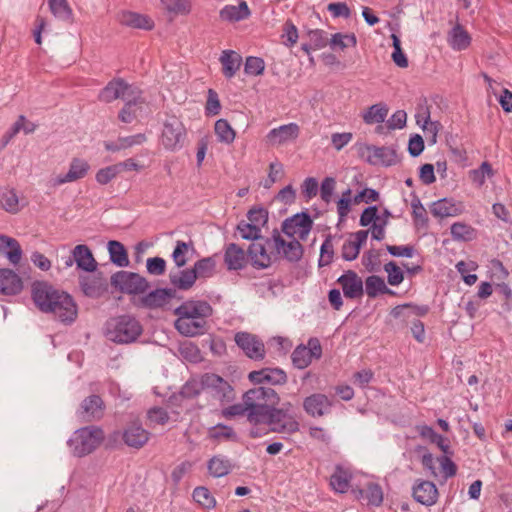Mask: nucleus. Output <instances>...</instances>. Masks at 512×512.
<instances>
[{
  "instance_id": "nucleus-1",
  "label": "nucleus",
  "mask_w": 512,
  "mask_h": 512,
  "mask_svg": "<svg viewBox=\"0 0 512 512\" xmlns=\"http://www.w3.org/2000/svg\"><path fill=\"white\" fill-rule=\"evenodd\" d=\"M143 333L139 320L129 314L110 317L105 323V336L117 344L135 342Z\"/></svg>"
},
{
  "instance_id": "nucleus-2",
  "label": "nucleus",
  "mask_w": 512,
  "mask_h": 512,
  "mask_svg": "<svg viewBox=\"0 0 512 512\" xmlns=\"http://www.w3.org/2000/svg\"><path fill=\"white\" fill-rule=\"evenodd\" d=\"M242 400L248 405V421L257 424L258 419L273 405H278L280 398L270 387H255L243 394Z\"/></svg>"
},
{
  "instance_id": "nucleus-3",
  "label": "nucleus",
  "mask_w": 512,
  "mask_h": 512,
  "mask_svg": "<svg viewBox=\"0 0 512 512\" xmlns=\"http://www.w3.org/2000/svg\"><path fill=\"white\" fill-rule=\"evenodd\" d=\"M104 440V432L97 426L77 429L67 441L75 457H84L95 451Z\"/></svg>"
},
{
  "instance_id": "nucleus-4",
  "label": "nucleus",
  "mask_w": 512,
  "mask_h": 512,
  "mask_svg": "<svg viewBox=\"0 0 512 512\" xmlns=\"http://www.w3.org/2000/svg\"><path fill=\"white\" fill-rule=\"evenodd\" d=\"M257 424H267L271 432L294 434L299 431L297 415L285 413L273 405L261 416Z\"/></svg>"
},
{
  "instance_id": "nucleus-5",
  "label": "nucleus",
  "mask_w": 512,
  "mask_h": 512,
  "mask_svg": "<svg viewBox=\"0 0 512 512\" xmlns=\"http://www.w3.org/2000/svg\"><path fill=\"white\" fill-rule=\"evenodd\" d=\"M150 435V432L143 428L140 421H132L127 424L122 432L115 431L109 435L107 446L110 448L115 447L119 438H121L125 445L139 450L148 442Z\"/></svg>"
},
{
  "instance_id": "nucleus-6",
  "label": "nucleus",
  "mask_w": 512,
  "mask_h": 512,
  "mask_svg": "<svg viewBox=\"0 0 512 512\" xmlns=\"http://www.w3.org/2000/svg\"><path fill=\"white\" fill-rule=\"evenodd\" d=\"M111 285L121 293L128 295L144 294L150 287L148 280L139 273L120 270L110 279Z\"/></svg>"
},
{
  "instance_id": "nucleus-7",
  "label": "nucleus",
  "mask_w": 512,
  "mask_h": 512,
  "mask_svg": "<svg viewBox=\"0 0 512 512\" xmlns=\"http://www.w3.org/2000/svg\"><path fill=\"white\" fill-rule=\"evenodd\" d=\"M186 128L176 116L168 117L163 123L161 142L166 150H180L186 140Z\"/></svg>"
},
{
  "instance_id": "nucleus-8",
  "label": "nucleus",
  "mask_w": 512,
  "mask_h": 512,
  "mask_svg": "<svg viewBox=\"0 0 512 512\" xmlns=\"http://www.w3.org/2000/svg\"><path fill=\"white\" fill-rule=\"evenodd\" d=\"M357 153L359 157L363 158L371 165L381 164L383 166H392L397 163V153L391 147H377L365 143L357 144Z\"/></svg>"
},
{
  "instance_id": "nucleus-9",
  "label": "nucleus",
  "mask_w": 512,
  "mask_h": 512,
  "mask_svg": "<svg viewBox=\"0 0 512 512\" xmlns=\"http://www.w3.org/2000/svg\"><path fill=\"white\" fill-rule=\"evenodd\" d=\"M47 313H52L64 325H71L78 317V305L69 293L62 290Z\"/></svg>"
},
{
  "instance_id": "nucleus-10",
  "label": "nucleus",
  "mask_w": 512,
  "mask_h": 512,
  "mask_svg": "<svg viewBox=\"0 0 512 512\" xmlns=\"http://www.w3.org/2000/svg\"><path fill=\"white\" fill-rule=\"evenodd\" d=\"M322 357V346L320 340L316 337L309 338L307 345H298L291 354V360L294 367L298 369H305L308 367L313 359H320Z\"/></svg>"
},
{
  "instance_id": "nucleus-11",
  "label": "nucleus",
  "mask_w": 512,
  "mask_h": 512,
  "mask_svg": "<svg viewBox=\"0 0 512 512\" xmlns=\"http://www.w3.org/2000/svg\"><path fill=\"white\" fill-rule=\"evenodd\" d=\"M265 241L267 245H269L273 241L274 248L277 251V253H282L283 258L286 259L288 262L297 263L303 257L304 247L302 246V244L297 239L294 238L289 242L285 241V239L282 238L280 232L277 229H274L272 232V237L266 238Z\"/></svg>"
},
{
  "instance_id": "nucleus-12",
  "label": "nucleus",
  "mask_w": 512,
  "mask_h": 512,
  "mask_svg": "<svg viewBox=\"0 0 512 512\" xmlns=\"http://www.w3.org/2000/svg\"><path fill=\"white\" fill-rule=\"evenodd\" d=\"M203 385L211 396L223 403H230L235 399L234 388L228 381L214 373L203 374Z\"/></svg>"
},
{
  "instance_id": "nucleus-13",
  "label": "nucleus",
  "mask_w": 512,
  "mask_h": 512,
  "mask_svg": "<svg viewBox=\"0 0 512 512\" xmlns=\"http://www.w3.org/2000/svg\"><path fill=\"white\" fill-rule=\"evenodd\" d=\"M135 94H141L136 87L128 84L123 78H114L100 91L99 100L110 103L116 99L127 100Z\"/></svg>"
},
{
  "instance_id": "nucleus-14",
  "label": "nucleus",
  "mask_w": 512,
  "mask_h": 512,
  "mask_svg": "<svg viewBox=\"0 0 512 512\" xmlns=\"http://www.w3.org/2000/svg\"><path fill=\"white\" fill-rule=\"evenodd\" d=\"M61 291L47 281L37 280L31 285L32 300L43 313H47V310L51 309V303L57 299Z\"/></svg>"
},
{
  "instance_id": "nucleus-15",
  "label": "nucleus",
  "mask_w": 512,
  "mask_h": 512,
  "mask_svg": "<svg viewBox=\"0 0 512 512\" xmlns=\"http://www.w3.org/2000/svg\"><path fill=\"white\" fill-rule=\"evenodd\" d=\"M313 227V219L307 211H302L286 218L281 225L282 232L288 237L299 234L301 240H305Z\"/></svg>"
},
{
  "instance_id": "nucleus-16",
  "label": "nucleus",
  "mask_w": 512,
  "mask_h": 512,
  "mask_svg": "<svg viewBox=\"0 0 512 512\" xmlns=\"http://www.w3.org/2000/svg\"><path fill=\"white\" fill-rule=\"evenodd\" d=\"M235 342L248 358L255 361L265 358V346L258 336L245 331L237 332Z\"/></svg>"
},
{
  "instance_id": "nucleus-17",
  "label": "nucleus",
  "mask_w": 512,
  "mask_h": 512,
  "mask_svg": "<svg viewBox=\"0 0 512 512\" xmlns=\"http://www.w3.org/2000/svg\"><path fill=\"white\" fill-rule=\"evenodd\" d=\"M91 273L79 276V287L86 297L97 299L108 291V281L101 271Z\"/></svg>"
},
{
  "instance_id": "nucleus-18",
  "label": "nucleus",
  "mask_w": 512,
  "mask_h": 512,
  "mask_svg": "<svg viewBox=\"0 0 512 512\" xmlns=\"http://www.w3.org/2000/svg\"><path fill=\"white\" fill-rule=\"evenodd\" d=\"M173 313L182 318L206 320L213 315L212 306L205 300H186L174 309Z\"/></svg>"
},
{
  "instance_id": "nucleus-19",
  "label": "nucleus",
  "mask_w": 512,
  "mask_h": 512,
  "mask_svg": "<svg viewBox=\"0 0 512 512\" xmlns=\"http://www.w3.org/2000/svg\"><path fill=\"white\" fill-rule=\"evenodd\" d=\"M176 294L177 291L173 288H157L140 297L134 304L147 309L163 308Z\"/></svg>"
},
{
  "instance_id": "nucleus-20",
  "label": "nucleus",
  "mask_w": 512,
  "mask_h": 512,
  "mask_svg": "<svg viewBox=\"0 0 512 512\" xmlns=\"http://www.w3.org/2000/svg\"><path fill=\"white\" fill-rule=\"evenodd\" d=\"M344 296L347 299H358L364 294L363 281L354 270L345 271L338 279Z\"/></svg>"
},
{
  "instance_id": "nucleus-21",
  "label": "nucleus",
  "mask_w": 512,
  "mask_h": 512,
  "mask_svg": "<svg viewBox=\"0 0 512 512\" xmlns=\"http://www.w3.org/2000/svg\"><path fill=\"white\" fill-rule=\"evenodd\" d=\"M248 379L254 384L284 385L288 378L286 372L281 368L265 367L251 371L248 374Z\"/></svg>"
},
{
  "instance_id": "nucleus-22",
  "label": "nucleus",
  "mask_w": 512,
  "mask_h": 512,
  "mask_svg": "<svg viewBox=\"0 0 512 512\" xmlns=\"http://www.w3.org/2000/svg\"><path fill=\"white\" fill-rule=\"evenodd\" d=\"M412 496L416 502L432 506L437 502L439 492L433 482L418 479L412 487Z\"/></svg>"
},
{
  "instance_id": "nucleus-23",
  "label": "nucleus",
  "mask_w": 512,
  "mask_h": 512,
  "mask_svg": "<svg viewBox=\"0 0 512 512\" xmlns=\"http://www.w3.org/2000/svg\"><path fill=\"white\" fill-rule=\"evenodd\" d=\"M105 404L99 395L86 397L80 405L78 416L87 422L99 420L104 415Z\"/></svg>"
},
{
  "instance_id": "nucleus-24",
  "label": "nucleus",
  "mask_w": 512,
  "mask_h": 512,
  "mask_svg": "<svg viewBox=\"0 0 512 512\" xmlns=\"http://www.w3.org/2000/svg\"><path fill=\"white\" fill-rule=\"evenodd\" d=\"M332 402L322 393H314L303 401L304 411L311 417H322L331 411Z\"/></svg>"
},
{
  "instance_id": "nucleus-25",
  "label": "nucleus",
  "mask_w": 512,
  "mask_h": 512,
  "mask_svg": "<svg viewBox=\"0 0 512 512\" xmlns=\"http://www.w3.org/2000/svg\"><path fill=\"white\" fill-rule=\"evenodd\" d=\"M248 262V251L245 252L238 244L229 243L225 246L224 263L228 270H242L246 267Z\"/></svg>"
},
{
  "instance_id": "nucleus-26",
  "label": "nucleus",
  "mask_w": 512,
  "mask_h": 512,
  "mask_svg": "<svg viewBox=\"0 0 512 512\" xmlns=\"http://www.w3.org/2000/svg\"><path fill=\"white\" fill-rule=\"evenodd\" d=\"M72 258L79 270L84 272H95L97 270L98 263L86 244L76 245L72 249Z\"/></svg>"
},
{
  "instance_id": "nucleus-27",
  "label": "nucleus",
  "mask_w": 512,
  "mask_h": 512,
  "mask_svg": "<svg viewBox=\"0 0 512 512\" xmlns=\"http://www.w3.org/2000/svg\"><path fill=\"white\" fill-rule=\"evenodd\" d=\"M174 327L185 337H195L206 333L207 322L203 319L178 317L174 322Z\"/></svg>"
},
{
  "instance_id": "nucleus-28",
  "label": "nucleus",
  "mask_w": 512,
  "mask_h": 512,
  "mask_svg": "<svg viewBox=\"0 0 512 512\" xmlns=\"http://www.w3.org/2000/svg\"><path fill=\"white\" fill-rule=\"evenodd\" d=\"M266 241L260 243L252 242L248 246V259L253 268L262 270L270 267L272 263L271 255L266 250Z\"/></svg>"
},
{
  "instance_id": "nucleus-29",
  "label": "nucleus",
  "mask_w": 512,
  "mask_h": 512,
  "mask_svg": "<svg viewBox=\"0 0 512 512\" xmlns=\"http://www.w3.org/2000/svg\"><path fill=\"white\" fill-rule=\"evenodd\" d=\"M23 289L20 276L9 268H0V294L17 295Z\"/></svg>"
},
{
  "instance_id": "nucleus-30",
  "label": "nucleus",
  "mask_w": 512,
  "mask_h": 512,
  "mask_svg": "<svg viewBox=\"0 0 512 512\" xmlns=\"http://www.w3.org/2000/svg\"><path fill=\"white\" fill-rule=\"evenodd\" d=\"M118 22L130 28L152 30L154 21L147 15L132 12L121 11L117 16Z\"/></svg>"
},
{
  "instance_id": "nucleus-31",
  "label": "nucleus",
  "mask_w": 512,
  "mask_h": 512,
  "mask_svg": "<svg viewBox=\"0 0 512 512\" xmlns=\"http://www.w3.org/2000/svg\"><path fill=\"white\" fill-rule=\"evenodd\" d=\"M90 169L89 163L81 158H73L69 165V170L64 175H59L55 179L56 185L74 182L84 178Z\"/></svg>"
},
{
  "instance_id": "nucleus-32",
  "label": "nucleus",
  "mask_w": 512,
  "mask_h": 512,
  "mask_svg": "<svg viewBox=\"0 0 512 512\" xmlns=\"http://www.w3.org/2000/svg\"><path fill=\"white\" fill-rule=\"evenodd\" d=\"M299 131V126L296 123H289L272 129L267 134V139L271 144L281 145L290 140H295L299 136Z\"/></svg>"
},
{
  "instance_id": "nucleus-33",
  "label": "nucleus",
  "mask_w": 512,
  "mask_h": 512,
  "mask_svg": "<svg viewBox=\"0 0 512 512\" xmlns=\"http://www.w3.org/2000/svg\"><path fill=\"white\" fill-rule=\"evenodd\" d=\"M251 11L246 1H240L238 5H225L219 12L222 21L234 23L249 18Z\"/></svg>"
},
{
  "instance_id": "nucleus-34",
  "label": "nucleus",
  "mask_w": 512,
  "mask_h": 512,
  "mask_svg": "<svg viewBox=\"0 0 512 512\" xmlns=\"http://www.w3.org/2000/svg\"><path fill=\"white\" fill-rule=\"evenodd\" d=\"M430 211L435 217L445 218L461 214L463 207L461 203L455 204L452 199L442 198L431 204Z\"/></svg>"
},
{
  "instance_id": "nucleus-35",
  "label": "nucleus",
  "mask_w": 512,
  "mask_h": 512,
  "mask_svg": "<svg viewBox=\"0 0 512 512\" xmlns=\"http://www.w3.org/2000/svg\"><path fill=\"white\" fill-rule=\"evenodd\" d=\"M471 40L470 34L460 23H457L447 35L449 46L456 51L467 49L471 44Z\"/></svg>"
},
{
  "instance_id": "nucleus-36",
  "label": "nucleus",
  "mask_w": 512,
  "mask_h": 512,
  "mask_svg": "<svg viewBox=\"0 0 512 512\" xmlns=\"http://www.w3.org/2000/svg\"><path fill=\"white\" fill-rule=\"evenodd\" d=\"M233 468L231 460L222 454L214 455L207 461L208 473L214 478L228 475Z\"/></svg>"
},
{
  "instance_id": "nucleus-37",
  "label": "nucleus",
  "mask_w": 512,
  "mask_h": 512,
  "mask_svg": "<svg viewBox=\"0 0 512 512\" xmlns=\"http://www.w3.org/2000/svg\"><path fill=\"white\" fill-rule=\"evenodd\" d=\"M170 283L173 285V289L189 290L192 288L197 280V275L192 268H186L179 270L178 272H171L169 274Z\"/></svg>"
},
{
  "instance_id": "nucleus-38",
  "label": "nucleus",
  "mask_w": 512,
  "mask_h": 512,
  "mask_svg": "<svg viewBox=\"0 0 512 512\" xmlns=\"http://www.w3.org/2000/svg\"><path fill=\"white\" fill-rule=\"evenodd\" d=\"M0 252L14 265L18 264L22 257V248L19 242L9 236L0 234Z\"/></svg>"
},
{
  "instance_id": "nucleus-39",
  "label": "nucleus",
  "mask_w": 512,
  "mask_h": 512,
  "mask_svg": "<svg viewBox=\"0 0 512 512\" xmlns=\"http://www.w3.org/2000/svg\"><path fill=\"white\" fill-rule=\"evenodd\" d=\"M220 62L222 64L223 75L227 79H231L239 70L242 58L233 50H225L220 57Z\"/></svg>"
},
{
  "instance_id": "nucleus-40",
  "label": "nucleus",
  "mask_w": 512,
  "mask_h": 512,
  "mask_svg": "<svg viewBox=\"0 0 512 512\" xmlns=\"http://www.w3.org/2000/svg\"><path fill=\"white\" fill-rule=\"evenodd\" d=\"M351 473L341 465H336L334 473L330 477V485L337 493H346L350 487Z\"/></svg>"
},
{
  "instance_id": "nucleus-41",
  "label": "nucleus",
  "mask_w": 512,
  "mask_h": 512,
  "mask_svg": "<svg viewBox=\"0 0 512 512\" xmlns=\"http://www.w3.org/2000/svg\"><path fill=\"white\" fill-rule=\"evenodd\" d=\"M110 261L118 267H127L129 265L128 253L125 246L117 241L110 240L107 244Z\"/></svg>"
},
{
  "instance_id": "nucleus-42",
  "label": "nucleus",
  "mask_w": 512,
  "mask_h": 512,
  "mask_svg": "<svg viewBox=\"0 0 512 512\" xmlns=\"http://www.w3.org/2000/svg\"><path fill=\"white\" fill-rule=\"evenodd\" d=\"M207 434L208 438L215 442H220L222 440L233 442L238 441V436L234 429L223 423H218L208 428Z\"/></svg>"
},
{
  "instance_id": "nucleus-43",
  "label": "nucleus",
  "mask_w": 512,
  "mask_h": 512,
  "mask_svg": "<svg viewBox=\"0 0 512 512\" xmlns=\"http://www.w3.org/2000/svg\"><path fill=\"white\" fill-rule=\"evenodd\" d=\"M194 252V243L192 240L184 242L181 240L176 241L175 248L172 252V259L177 268H182L188 262V253Z\"/></svg>"
},
{
  "instance_id": "nucleus-44",
  "label": "nucleus",
  "mask_w": 512,
  "mask_h": 512,
  "mask_svg": "<svg viewBox=\"0 0 512 512\" xmlns=\"http://www.w3.org/2000/svg\"><path fill=\"white\" fill-rule=\"evenodd\" d=\"M142 103H144V100L141 98V94H135L125 100V104L118 114L119 120L124 123H131L137 117L136 106Z\"/></svg>"
},
{
  "instance_id": "nucleus-45",
  "label": "nucleus",
  "mask_w": 512,
  "mask_h": 512,
  "mask_svg": "<svg viewBox=\"0 0 512 512\" xmlns=\"http://www.w3.org/2000/svg\"><path fill=\"white\" fill-rule=\"evenodd\" d=\"M451 236L455 241L469 242L476 238L477 231L464 222L453 223L450 227Z\"/></svg>"
},
{
  "instance_id": "nucleus-46",
  "label": "nucleus",
  "mask_w": 512,
  "mask_h": 512,
  "mask_svg": "<svg viewBox=\"0 0 512 512\" xmlns=\"http://www.w3.org/2000/svg\"><path fill=\"white\" fill-rule=\"evenodd\" d=\"M388 106L385 103H377L371 105L363 114V121L372 125L375 123H382L388 115Z\"/></svg>"
},
{
  "instance_id": "nucleus-47",
  "label": "nucleus",
  "mask_w": 512,
  "mask_h": 512,
  "mask_svg": "<svg viewBox=\"0 0 512 512\" xmlns=\"http://www.w3.org/2000/svg\"><path fill=\"white\" fill-rule=\"evenodd\" d=\"M51 13L58 19L65 22H72L73 12L67 0H48Z\"/></svg>"
},
{
  "instance_id": "nucleus-48",
  "label": "nucleus",
  "mask_w": 512,
  "mask_h": 512,
  "mask_svg": "<svg viewBox=\"0 0 512 512\" xmlns=\"http://www.w3.org/2000/svg\"><path fill=\"white\" fill-rule=\"evenodd\" d=\"M1 207L8 213L17 214L21 207L19 205V197L15 189H5L0 193Z\"/></svg>"
},
{
  "instance_id": "nucleus-49",
  "label": "nucleus",
  "mask_w": 512,
  "mask_h": 512,
  "mask_svg": "<svg viewBox=\"0 0 512 512\" xmlns=\"http://www.w3.org/2000/svg\"><path fill=\"white\" fill-rule=\"evenodd\" d=\"M236 231L239 233L242 239L249 240L252 242H256L259 240H265L261 234V229L256 225L247 222L245 220H241L237 226Z\"/></svg>"
},
{
  "instance_id": "nucleus-50",
  "label": "nucleus",
  "mask_w": 512,
  "mask_h": 512,
  "mask_svg": "<svg viewBox=\"0 0 512 512\" xmlns=\"http://www.w3.org/2000/svg\"><path fill=\"white\" fill-rule=\"evenodd\" d=\"M194 272L198 278H210L216 270V260L214 256L204 257L196 261L193 265Z\"/></svg>"
},
{
  "instance_id": "nucleus-51",
  "label": "nucleus",
  "mask_w": 512,
  "mask_h": 512,
  "mask_svg": "<svg viewBox=\"0 0 512 512\" xmlns=\"http://www.w3.org/2000/svg\"><path fill=\"white\" fill-rule=\"evenodd\" d=\"M214 131L217 139L221 143H233L236 132L226 119H219L215 122Z\"/></svg>"
},
{
  "instance_id": "nucleus-52",
  "label": "nucleus",
  "mask_w": 512,
  "mask_h": 512,
  "mask_svg": "<svg viewBox=\"0 0 512 512\" xmlns=\"http://www.w3.org/2000/svg\"><path fill=\"white\" fill-rule=\"evenodd\" d=\"M335 236L328 234L320 247L319 267L328 266L334 258V246L332 240Z\"/></svg>"
},
{
  "instance_id": "nucleus-53",
  "label": "nucleus",
  "mask_w": 512,
  "mask_h": 512,
  "mask_svg": "<svg viewBox=\"0 0 512 512\" xmlns=\"http://www.w3.org/2000/svg\"><path fill=\"white\" fill-rule=\"evenodd\" d=\"M193 499L203 508L211 509L216 506V500L210 491L204 486H198L193 490Z\"/></svg>"
},
{
  "instance_id": "nucleus-54",
  "label": "nucleus",
  "mask_w": 512,
  "mask_h": 512,
  "mask_svg": "<svg viewBox=\"0 0 512 512\" xmlns=\"http://www.w3.org/2000/svg\"><path fill=\"white\" fill-rule=\"evenodd\" d=\"M393 52L391 55L394 64L400 68H407L409 65L408 58L401 48L400 38L396 34L391 35Z\"/></svg>"
},
{
  "instance_id": "nucleus-55",
  "label": "nucleus",
  "mask_w": 512,
  "mask_h": 512,
  "mask_svg": "<svg viewBox=\"0 0 512 512\" xmlns=\"http://www.w3.org/2000/svg\"><path fill=\"white\" fill-rule=\"evenodd\" d=\"M385 287L383 278L377 275L368 276L365 280V292L369 298H376Z\"/></svg>"
},
{
  "instance_id": "nucleus-56",
  "label": "nucleus",
  "mask_w": 512,
  "mask_h": 512,
  "mask_svg": "<svg viewBox=\"0 0 512 512\" xmlns=\"http://www.w3.org/2000/svg\"><path fill=\"white\" fill-rule=\"evenodd\" d=\"M357 45V38L354 33L342 34L337 32L332 35L330 40V46L332 49L335 47H339L341 50L351 46L355 47Z\"/></svg>"
},
{
  "instance_id": "nucleus-57",
  "label": "nucleus",
  "mask_w": 512,
  "mask_h": 512,
  "mask_svg": "<svg viewBox=\"0 0 512 512\" xmlns=\"http://www.w3.org/2000/svg\"><path fill=\"white\" fill-rule=\"evenodd\" d=\"M205 390L203 385V375L200 381L188 380L181 388L179 394L182 398L193 399L197 397L202 391Z\"/></svg>"
},
{
  "instance_id": "nucleus-58",
  "label": "nucleus",
  "mask_w": 512,
  "mask_h": 512,
  "mask_svg": "<svg viewBox=\"0 0 512 512\" xmlns=\"http://www.w3.org/2000/svg\"><path fill=\"white\" fill-rule=\"evenodd\" d=\"M367 504L379 507L383 502V490L382 487L375 482H369L366 485V497Z\"/></svg>"
},
{
  "instance_id": "nucleus-59",
  "label": "nucleus",
  "mask_w": 512,
  "mask_h": 512,
  "mask_svg": "<svg viewBox=\"0 0 512 512\" xmlns=\"http://www.w3.org/2000/svg\"><path fill=\"white\" fill-rule=\"evenodd\" d=\"M246 216L250 223L261 229V227L265 226L268 222L269 212L262 206H255L247 212Z\"/></svg>"
},
{
  "instance_id": "nucleus-60",
  "label": "nucleus",
  "mask_w": 512,
  "mask_h": 512,
  "mask_svg": "<svg viewBox=\"0 0 512 512\" xmlns=\"http://www.w3.org/2000/svg\"><path fill=\"white\" fill-rule=\"evenodd\" d=\"M166 10L174 13L187 15L191 11V2L190 0H161Z\"/></svg>"
},
{
  "instance_id": "nucleus-61",
  "label": "nucleus",
  "mask_w": 512,
  "mask_h": 512,
  "mask_svg": "<svg viewBox=\"0 0 512 512\" xmlns=\"http://www.w3.org/2000/svg\"><path fill=\"white\" fill-rule=\"evenodd\" d=\"M384 270L388 274L387 281L391 286H398L404 280V273L396 262L390 261L384 265Z\"/></svg>"
},
{
  "instance_id": "nucleus-62",
  "label": "nucleus",
  "mask_w": 512,
  "mask_h": 512,
  "mask_svg": "<svg viewBox=\"0 0 512 512\" xmlns=\"http://www.w3.org/2000/svg\"><path fill=\"white\" fill-rule=\"evenodd\" d=\"M281 38L283 39V44L287 47H292L299 38L298 29L290 19L286 20L283 24Z\"/></svg>"
},
{
  "instance_id": "nucleus-63",
  "label": "nucleus",
  "mask_w": 512,
  "mask_h": 512,
  "mask_svg": "<svg viewBox=\"0 0 512 512\" xmlns=\"http://www.w3.org/2000/svg\"><path fill=\"white\" fill-rule=\"evenodd\" d=\"M121 173L120 165H110L97 171L95 179L101 185H106Z\"/></svg>"
},
{
  "instance_id": "nucleus-64",
  "label": "nucleus",
  "mask_w": 512,
  "mask_h": 512,
  "mask_svg": "<svg viewBox=\"0 0 512 512\" xmlns=\"http://www.w3.org/2000/svg\"><path fill=\"white\" fill-rule=\"evenodd\" d=\"M496 293L504 300L502 308L506 312L512 310V290L507 283H498L495 286Z\"/></svg>"
}]
</instances>
